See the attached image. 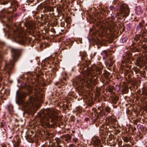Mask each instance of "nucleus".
<instances>
[{
  "label": "nucleus",
  "instance_id": "nucleus-1",
  "mask_svg": "<svg viewBox=\"0 0 147 147\" xmlns=\"http://www.w3.org/2000/svg\"><path fill=\"white\" fill-rule=\"evenodd\" d=\"M136 31L140 34L136 35L134 42L132 45V52H139L141 49H146L147 45L145 43L147 42V30L145 29V26L141 22L137 25Z\"/></svg>",
  "mask_w": 147,
  "mask_h": 147
},
{
  "label": "nucleus",
  "instance_id": "nucleus-2",
  "mask_svg": "<svg viewBox=\"0 0 147 147\" xmlns=\"http://www.w3.org/2000/svg\"><path fill=\"white\" fill-rule=\"evenodd\" d=\"M102 68L99 67H94L90 71H88L86 73L82 74L81 76L76 77L73 83L78 86L83 85H90L92 82V78L98 76L97 74L100 75L102 74Z\"/></svg>",
  "mask_w": 147,
  "mask_h": 147
},
{
  "label": "nucleus",
  "instance_id": "nucleus-3",
  "mask_svg": "<svg viewBox=\"0 0 147 147\" xmlns=\"http://www.w3.org/2000/svg\"><path fill=\"white\" fill-rule=\"evenodd\" d=\"M41 126L45 128H50L51 125L50 121L53 122L57 120L58 116L51 111L50 109H44L40 111L37 114Z\"/></svg>",
  "mask_w": 147,
  "mask_h": 147
},
{
  "label": "nucleus",
  "instance_id": "nucleus-4",
  "mask_svg": "<svg viewBox=\"0 0 147 147\" xmlns=\"http://www.w3.org/2000/svg\"><path fill=\"white\" fill-rule=\"evenodd\" d=\"M11 52L12 59L9 60L8 63H5L4 67V69L9 74H10L11 71L13 69L15 63L17 61L18 58L20 54L21 50L19 49H12Z\"/></svg>",
  "mask_w": 147,
  "mask_h": 147
},
{
  "label": "nucleus",
  "instance_id": "nucleus-5",
  "mask_svg": "<svg viewBox=\"0 0 147 147\" xmlns=\"http://www.w3.org/2000/svg\"><path fill=\"white\" fill-rule=\"evenodd\" d=\"M14 33L17 37L16 41L18 43L22 45H28L30 43V39L26 36L23 31L18 29L14 31Z\"/></svg>",
  "mask_w": 147,
  "mask_h": 147
},
{
  "label": "nucleus",
  "instance_id": "nucleus-6",
  "mask_svg": "<svg viewBox=\"0 0 147 147\" xmlns=\"http://www.w3.org/2000/svg\"><path fill=\"white\" fill-rule=\"evenodd\" d=\"M132 53L131 52H128L123 57V61L121 63L126 68L130 69L131 67Z\"/></svg>",
  "mask_w": 147,
  "mask_h": 147
},
{
  "label": "nucleus",
  "instance_id": "nucleus-7",
  "mask_svg": "<svg viewBox=\"0 0 147 147\" xmlns=\"http://www.w3.org/2000/svg\"><path fill=\"white\" fill-rule=\"evenodd\" d=\"M111 108L109 106H102L100 107H98L97 113L100 116H102L103 115H107L111 112Z\"/></svg>",
  "mask_w": 147,
  "mask_h": 147
},
{
  "label": "nucleus",
  "instance_id": "nucleus-8",
  "mask_svg": "<svg viewBox=\"0 0 147 147\" xmlns=\"http://www.w3.org/2000/svg\"><path fill=\"white\" fill-rule=\"evenodd\" d=\"M24 24L26 29L29 30L28 31L30 34H32L34 32L35 27L34 23L32 21H26Z\"/></svg>",
  "mask_w": 147,
  "mask_h": 147
},
{
  "label": "nucleus",
  "instance_id": "nucleus-9",
  "mask_svg": "<svg viewBox=\"0 0 147 147\" xmlns=\"http://www.w3.org/2000/svg\"><path fill=\"white\" fill-rule=\"evenodd\" d=\"M120 12L121 16L123 17H126L129 14V9L123 6L120 7Z\"/></svg>",
  "mask_w": 147,
  "mask_h": 147
},
{
  "label": "nucleus",
  "instance_id": "nucleus-10",
  "mask_svg": "<svg viewBox=\"0 0 147 147\" xmlns=\"http://www.w3.org/2000/svg\"><path fill=\"white\" fill-rule=\"evenodd\" d=\"M29 101L26 104V106L30 109L36 104V99L34 97L29 96Z\"/></svg>",
  "mask_w": 147,
  "mask_h": 147
},
{
  "label": "nucleus",
  "instance_id": "nucleus-11",
  "mask_svg": "<svg viewBox=\"0 0 147 147\" xmlns=\"http://www.w3.org/2000/svg\"><path fill=\"white\" fill-rule=\"evenodd\" d=\"M136 64L139 67H143L146 64V62L142 58L138 57L137 59Z\"/></svg>",
  "mask_w": 147,
  "mask_h": 147
},
{
  "label": "nucleus",
  "instance_id": "nucleus-12",
  "mask_svg": "<svg viewBox=\"0 0 147 147\" xmlns=\"http://www.w3.org/2000/svg\"><path fill=\"white\" fill-rule=\"evenodd\" d=\"M28 95V94L23 92H20L18 90L16 93V97H18L19 100H22Z\"/></svg>",
  "mask_w": 147,
  "mask_h": 147
},
{
  "label": "nucleus",
  "instance_id": "nucleus-13",
  "mask_svg": "<svg viewBox=\"0 0 147 147\" xmlns=\"http://www.w3.org/2000/svg\"><path fill=\"white\" fill-rule=\"evenodd\" d=\"M99 132L100 134V136H101L100 138L102 141H105L106 139L105 136L108 134V132L105 129H101Z\"/></svg>",
  "mask_w": 147,
  "mask_h": 147
},
{
  "label": "nucleus",
  "instance_id": "nucleus-14",
  "mask_svg": "<svg viewBox=\"0 0 147 147\" xmlns=\"http://www.w3.org/2000/svg\"><path fill=\"white\" fill-rule=\"evenodd\" d=\"M9 3L11 5H14L15 6H18V2L16 0H13L11 1L9 0L4 1L3 2L1 3V5H5Z\"/></svg>",
  "mask_w": 147,
  "mask_h": 147
},
{
  "label": "nucleus",
  "instance_id": "nucleus-15",
  "mask_svg": "<svg viewBox=\"0 0 147 147\" xmlns=\"http://www.w3.org/2000/svg\"><path fill=\"white\" fill-rule=\"evenodd\" d=\"M11 11H8L5 9H3L1 11V15L3 18L7 17L8 18L9 16L7 15H9L11 14Z\"/></svg>",
  "mask_w": 147,
  "mask_h": 147
},
{
  "label": "nucleus",
  "instance_id": "nucleus-16",
  "mask_svg": "<svg viewBox=\"0 0 147 147\" xmlns=\"http://www.w3.org/2000/svg\"><path fill=\"white\" fill-rule=\"evenodd\" d=\"M80 56L81 57V59L82 60H85L86 64L87 65H88V63L86 62L87 59H86V52H81L80 53Z\"/></svg>",
  "mask_w": 147,
  "mask_h": 147
},
{
  "label": "nucleus",
  "instance_id": "nucleus-17",
  "mask_svg": "<svg viewBox=\"0 0 147 147\" xmlns=\"http://www.w3.org/2000/svg\"><path fill=\"white\" fill-rule=\"evenodd\" d=\"M5 44L4 43L0 41V59L1 60L3 59V56L1 53L2 48L4 46Z\"/></svg>",
  "mask_w": 147,
  "mask_h": 147
},
{
  "label": "nucleus",
  "instance_id": "nucleus-18",
  "mask_svg": "<svg viewBox=\"0 0 147 147\" xmlns=\"http://www.w3.org/2000/svg\"><path fill=\"white\" fill-rule=\"evenodd\" d=\"M109 123L111 125L116 124L117 120L115 118H111L109 120Z\"/></svg>",
  "mask_w": 147,
  "mask_h": 147
},
{
  "label": "nucleus",
  "instance_id": "nucleus-19",
  "mask_svg": "<svg viewBox=\"0 0 147 147\" xmlns=\"http://www.w3.org/2000/svg\"><path fill=\"white\" fill-rule=\"evenodd\" d=\"M136 12L137 14L140 15L142 14V11L141 7H138L136 9Z\"/></svg>",
  "mask_w": 147,
  "mask_h": 147
},
{
  "label": "nucleus",
  "instance_id": "nucleus-20",
  "mask_svg": "<svg viewBox=\"0 0 147 147\" xmlns=\"http://www.w3.org/2000/svg\"><path fill=\"white\" fill-rule=\"evenodd\" d=\"M119 98L117 96H113L111 98V100L113 103L115 104L117 102V101L119 100Z\"/></svg>",
  "mask_w": 147,
  "mask_h": 147
},
{
  "label": "nucleus",
  "instance_id": "nucleus-21",
  "mask_svg": "<svg viewBox=\"0 0 147 147\" xmlns=\"http://www.w3.org/2000/svg\"><path fill=\"white\" fill-rule=\"evenodd\" d=\"M103 74L105 78L108 79L109 78V76L110 75V73L106 71H105Z\"/></svg>",
  "mask_w": 147,
  "mask_h": 147
},
{
  "label": "nucleus",
  "instance_id": "nucleus-22",
  "mask_svg": "<svg viewBox=\"0 0 147 147\" xmlns=\"http://www.w3.org/2000/svg\"><path fill=\"white\" fill-rule=\"evenodd\" d=\"M128 38L126 36H123L120 40V42L122 43H124L126 42Z\"/></svg>",
  "mask_w": 147,
  "mask_h": 147
},
{
  "label": "nucleus",
  "instance_id": "nucleus-23",
  "mask_svg": "<svg viewBox=\"0 0 147 147\" xmlns=\"http://www.w3.org/2000/svg\"><path fill=\"white\" fill-rule=\"evenodd\" d=\"M123 139L124 142L126 143L128 142L129 141L130 142H131L130 141L131 138H128L127 137H125L123 138Z\"/></svg>",
  "mask_w": 147,
  "mask_h": 147
},
{
  "label": "nucleus",
  "instance_id": "nucleus-24",
  "mask_svg": "<svg viewBox=\"0 0 147 147\" xmlns=\"http://www.w3.org/2000/svg\"><path fill=\"white\" fill-rule=\"evenodd\" d=\"M111 125L109 123H107L106 125L104 126V128L108 132V130L109 129Z\"/></svg>",
  "mask_w": 147,
  "mask_h": 147
},
{
  "label": "nucleus",
  "instance_id": "nucleus-25",
  "mask_svg": "<svg viewBox=\"0 0 147 147\" xmlns=\"http://www.w3.org/2000/svg\"><path fill=\"white\" fill-rule=\"evenodd\" d=\"M96 114L97 115V117L94 120V121L95 122H98L99 121V120L98 119L100 116H101L99 114V113H97V111H96Z\"/></svg>",
  "mask_w": 147,
  "mask_h": 147
},
{
  "label": "nucleus",
  "instance_id": "nucleus-26",
  "mask_svg": "<svg viewBox=\"0 0 147 147\" xmlns=\"http://www.w3.org/2000/svg\"><path fill=\"white\" fill-rule=\"evenodd\" d=\"M133 69L135 72L136 74L139 73L140 71V69L137 67H134Z\"/></svg>",
  "mask_w": 147,
  "mask_h": 147
},
{
  "label": "nucleus",
  "instance_id": "nucleus-27",
  "mask_svg": "<svg viewBox=\"0 0 147 147\" xmlns=\"http://www.w3.org/2000/svg\"><path fill=\"white\" fill-rule=\"evenodd\" d=\"M115 127L114 125H111L110 127L108 130V131H113V129Z\"/></svg>",
  "mask_w": 147,
  "mask_h": 147
},
{
  "label": "nucleus",
  "instance_id": "nucleus-28",
  "mask_svg": "<svg viewBox=\"0 0 147 147\" xmlns=\"http://www.w3.org/2000/svg\"><path fill=\"white\" fill-rule=\"evenodd\" d=\"M109 31L111 32H113L115 30V28L113 26H111L110 28H109Z\"/></svg>",
  "mask_w": 147,
  "mask_h": 147
},
{
  "label": "nucleus",
  "instance_id": "nucleus-29",
  "mask_svg": "<svg viewBox=\"0 0 147 147\" xmlns=\"http://www.w3.org/2000/svg\"><path fill=\"white\" fill-rule=\"evenodd\" d=\"M108 63L109 66L111 67L113 65V62L112 61H111L110 60H109V61L108 62Z\"/></svg>",
  "mask_w": 147,
  "mask_h": 147
},
{
  "label": "nucleus",
  "instance_id": "nucleus-30",
  "mask_svg": "<svg viewBox=\"0 0 147 147\" xmlns=\"http://www.w3.org/2000/svg\"><path fill=\"white\" fill-rule=\"evenodd\" d=\"M131 23H129L126 25V26L127 28V29L130 30L131 28Z\"/></svg>",
  "mask_w": 147,
  "mask_h": 147
},
{
  "label": "nucleus",
  "instance_id": "nucleus-31",
  "mask_svg": "<svg viewBox=\"0 0 147 147\" xmlns=\"http://www.w3.org/2000/svg\"><path fill=\"white\" fill-rule=\"evenodd\" d=\"M19 144L20 142L18 140L16 142H15L14 144V146L15 145L16 146L18 147L19 145Z\"/></svg>",
  "mask_w": 147,
  "mask_h": 147
},
{
  "label": "nucleus",
  "instance_id": "nucleus-32",
  "mask_svg": "<svg viewBox=\"0 0 147 147\" xmlns=\"http://www.w3.org/2000/svg\"><path fill=\"white\" fill-rule=\"evenodd\" d=\"M128 71H129L128 70H126L125 69H124L123 71L125 76H127V74L128 73Z\"/></svg>",
  "mask_w": 147,
  "mask_h": 147
},
{
  "label": "nucleus",
  "instance_id": "nucleus-33",
  "mask_svg": "<svg viewBox=\"0 0 147 147\" xmlns=\"http://www.w3.org/2000/svg\"><path fill=\"white\" fill-rule=\"evenodd\" d=\"M44 17L45 18V19H49V15L47 14H44Z\"/></svg>",
  "mask_w": 147,
  "mask_h": 147
},
{
  "label": "nucleus",
  "instance_id": "nucleus-34",
  "mask_svg": "<svg viewBox=\"0 0 147 147\" xmlns=\"http://www.w3.org/2000/svg\"><path fill=\"white\" fill-rule=\"evenodd\" d=\"M138 122V120H134L133 121L132 123H134V125H135L137 126V125Z\"/></svg>",
  "mask_w": 147,
  "mask_h": 147
},
{
  "label": "nucleus",
  "instance_id": "nucleus-35",
  "mask_svg": "<svg viewBox=\"0 0 147 147\" xmlns=\"http://www.w3.org/2000/svg\"><path fill=\"white\" fill-rule=\"evenodd\" d=\"M113 88L112 87H110V88L109 89V90H109V91L110 92V93H112L113 92Z\"/></svg>",
  "mask_w": 147,
  "mask_h": 147
},
{
  "label": "nucleus",
  "instance_id": "nucleus-36",
  "mask_svg": "<svg viewBox=\"0 0 147 147\" xmlns=\"http://www.w3.org/2000/svg\"><path fill=\"white\" fill-rule=\"evenodd\" d=\"M51 8H49V7H48L47 8H45V9H44L43 11H45V12H46V11H50L49 9H51Z\"/></svg>",
  "mask_w": 147,
  "mask_h": 147
},
{
  "label": "nucleus",
  "instance_id": "nucleus-37",
  "mask_svg": "<svg viewBox=\"0 0 147 147\" xmlns=\"http://www.w3.org/2000/svg\"><path fill=\"white\" fill-rule=\"evenodd\" d=\"M110 9L111 11H113L114 9V7L113 6H111L110 7Z\"/></svg>",
  "mask_w": 147,
  "mask_h": 147
},
{
  "label": "nucleus",
  "instance_id": "nucleus-38",
  "mask_svg": "<svg viewBox=\"0 0 147 147\" xmlns=\"http://www.w3.org/2000/svg\"><path fill=\"white\" fill-rule=\"evenodd\" d=\"M66 138L68 140H70L71 139V137L69 135H68L66 136Z\"/></svg>",
  "mask_w": 147,
  "mask_h": 147
},
{
  "label": "nucleus",
  "instance_id": "nucleus-39",
  "mask_svg": "<svg viewBox=\"0 0 147 147\" xmlns=\"http://www.w3.org/2000/svg\"><path fill=\"white\" fill-rule=\"evenodd\" d=\"M125 91L123 92V93H127L128 92V88H125L124 89Z\"/></svg>",
  "mask_w": 147,
  "mask_h": 147
},
{
  "label": "nucleus",
  "instance_id": "nucleus-40",
  "mask_svg": "<svg viewBox=\"0 0 147 147\" xmlns=\"http://www.w3.org/2000/svg\"><path fill=\"white\" fill-rule=\"evenodd\" d=\"M138 127V125L134 126V127H132V130L134 131V130H136V127Z\"/></svg>",
  "mask_w": 147,
  "mask_h": 147
},
{
  "label": "nucleus",
  "instance_id": "nucleus-41",
  "mask_svg": "<svg viewBox=\"0 0 147 147\" xmlns=\"http://www.w3.org/2000/svg\"><path fill=\"white\" fill-rule=\"evenodd\" d=\"M82 66H84V69H82L83 70H84V71H85L87 69V68L86 67H85L84 65H82Z\"/></svg>",
  "mask_w": 147,
  "mask_h": 147
},
{
  "label": "nucleus",
  "instance_id": "nucleus-42",
  "mask_svg": "<svg viewBox=\"0 0 147 147\" xmlns=\"http://www.w3.org/2000/svg\"><path fill=\"white\" fill-rule=\"evenodd\" d=\"M53 76L52 77V78H53L55 76V73H53Z\"/></svg>",
  "mask_w": 147,
  "mask_h": 147
},
{
  "label": "nucleus",
  "instance_id": "nucleus-43",
  "mask_svg": "<svg viewBox=\"0 0 147 147\" xmlns=\"http://www.w3.org/2000/svg\"><path fill=\"white\" fill-rule=\"evenodd\" d=\"M4 1H5L4 0H0V3L1 4V3L3 2Z\"/></svg>",
  "mask_w": 147,
  "mask_h": 147
},
{
  "label": "nucleus",
  "instance_id": "nucleus-44",
  "mask_svg": "<svg viewBox=\"0 0 147 147\" xmlns=\"http://www.w3.org/2000/svg\"><path fill=\"white\" fill-rule=\"evenodd\" d=\"M64 25V23H61V26L63 27Z\"/></svg>",
  "mask_w": 147,
  "mask_h": 147
},
{
  "label": "nucleus",
  "instance_id": "nucleus-45",
  "mask_svg": "<svg viewBox=\"0 0 147 147\" xmlns=\"http://www.w3.org/2000/svg\"><path fill=\"white\" fill-rule=\"evenodd\" d=\"M99 124L98 123H96V126H99Z\"/></svg>",
  "mask_w": 147,
  "mask_h": 147
},
{
  "label": "nucleus",
  "instance_id": "nucleus-46",
  "mask_svg": "<svg viewBox=\"0 0 147 147\" xmlns=\"http://www.w3.org/2000/svg\"><path fill=\"white\" fill-rule=\"evenodd\" d=\"M43 96L42 95H41L40 96L38 97L39 98H43Z\"/></svg>",
  "mask_w": 147,
  "mask_h": 147
},
{
  "label": "nucleus",
  "instance_id": "nucleus-47",
  "mask_svg": "<svg viewBox=\"0 0 147 147\" xmlns=\"http://www.w3.org/2000/svg\"><path fill=\"white\" fill-rule=\"evenodd\" d=\"M63 79H64V80H66V78H63Z\"/></svg>",
  "mask_w": 147,
  "mask_h": 147
},
{
  "label": "nucleus",
  "instance_id": "nucleus-48",
  "mask_svg": "<svg viewBox=\"0 0 147 147\" xmlns=\"http://www.w3.org/2000/svg\"><path fill=\"white\" fill-rule=\"evenodd\" d=\"M57 147H62V146H61L60 145H59L58 146H57Z\"/></svg>",
  "mask_w": 147,
  "mask_h": 147
},
{
  "label": "nucleus",
  "instance_id": "nucleus-49",
  "mask_svg": "<svg viewBox=\"0 0 147 147\" xmlns=\"http://www.w3.org/2000/svg\"><path fill=\"white\" fill-rule=\"evenodd\" d=\"M136 21L138 22V19L136 20Z\"/></svg>",
  "mask_w": 147,
  "mask_h": 147
},
{
  "label": "nucleus",
  "instance_id": "nucleus-50",
  "mask_svg": "<svg viewBox=\"0 0 147 147\" xmlns=\"http://www.w3.org/2000/svg\"><path fill=\"white\" fill-rule=\"evenodd\" d=\"M90 62V61H89V62H88V63H89V64Z\"/></svg>",
  "mask_w": 147,
  "mask_h": 147
},
{
  "label": "nucleus",
  "instance_id": "nucleus-51",
  "mask_svg": "<svg viewBox=\"0 0 147 147\" xmlns=\"http://www.w3.org/2000/svg\"><path fill=\"white\" fill-rule=\"evenodd\" d=\"M2 147H5V146H2Z\"/></svg>",
  "mask_w": 147,
  "mask_h": 147
},
{
  "label": "nucleus",
  "instance_id": "nucleus-52",
  "mask_svg": "<svg viewBox=\"0 0 147 147\" xmlns=\"http://www.w3.org/2000/svg\"><path fill=\"white\" fill-rule=\"evenodd\" d=\"M30 62H32V60H30Z\"/></svg>",
  "mask_w": 147,
  "mask_h": 147
},
{
  "label": "nucleus",
  "instance_id": "nucleus-53",
  "mask_svg": "<svg viewBox=\"0 0 147 147\" xmlns=\"http://www.w3.org/2000/svg\"><path fill=\"white\" fill-rule=\"evenodd\" d=\"M146 25L147 26V23L146 24Z\"/></svg>",
  "mask_w": 147,
  "mask_h": 147
}]
</instances>
